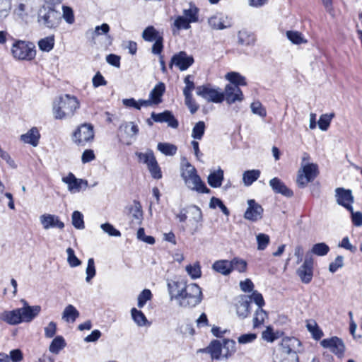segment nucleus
<instances>
[{
    "label": "nucleus",
    "mask_w": 362,
    "mask_h": 362,
    "mask_svg": "<svg viewBox=\"0 0 362 362\" xmlns=\"http://www.w3.org/2000/svg\"><path fill=\"white\" fill-rule=\"evenodd\" d=\"M165 85L163 83H158L150 92L149 98L154 102L155 105L161 103V97L165 92Z\"/></svg>",
    "instance_id": "33"
},
{
    "label": "nucleus",
    "mask_w": 362,
    "mask_h": 362,
    "mask_svg": "<svg viewBox=\"0 0 362 362\" xmlns=\"http://www.w3.org/2000/svg\"><path fill=\"white\" fill-rule=\"evenodd\" d=\"M38 23L47 28H55L61 23L62 16L60 12L51 7H42L38 13Z\"/></svg>",
    "instance_id": "4"
},
{
    "label": "nucleus",
    "mask_w": 362,
    "mask_h": 362,
    "mask_svg": "<svg viewBox=\"0 0 362 362\" xmlns=\"http://www.w3.org/2000/svg\"><path fill=\"white\" fill-rule=\"evenodd\" d=\"M252 113L258 115L260 117H264L267 115L266 110L263 107L262 105L259 101L253 102L250 105Z\"/></svg>",
    "instance_id": "58"
},
{
    "label": "nucleus",
    "mask_w": 362,
    "mask_h": 362,
    "mask_svg": "<svg viewBox=\"0 0 362 362\" xmlns=\"http://www.w3.org/2000/svg\"><path fill=\"white\" fill-rule=\"evenodd\" d=\"M334 114L332 113L330 115H322L320 116L318 121L319 128L322 131H326L331 122L332 119L334 117Z\"/></svg>",
    "instance_id": "51"
},
{
    "label": "nucleus",
    "mask_w": 362,
    "mask_h": 362,
    "mask_svg": "<svg viewBox=\"0 0 362 362\" xmlns=\"http://www.w3.org/2000/svg\"><path fill=\"white\" fill-rule=\"evenodd\" d=\"M223 100H225L228 105L241 102L244 99L243 93L240 87L234 84H227L223 92Z\"/></svg>",
    "instance_id": "11"
},
{
    "label": "nucleus",
    "mask_w": 362,
    "mask_h": 362,
    "mask_svg": "<svg viewBox=\"0 0 362 362\" xmlns=\"http://www.w3.org/2000/svg\"><path fill=\"white\" fill-rule=\"evenodd\" d=\"M238 37V42L241 45H253L255 42V37L254 34L246 30L239 31Z\"/></svg>",
    "instance_id": "34"
},
{
    "label": "nucleus",
    "mask_w": 362,
    "mask_h": 362,
    "mask_svg": "<svg viewBox=\"0 0 362 362\" xmlns=\"http://www.w3.org/2000/svg\"><path fill=\"white\" fill-rule=\"evenodd\" d=\"M206 351L210 354L212 359L221 360L223 358L221 340H213L206 348Z\"/></svg>",
    "instance_id": "25"
},
{
    "label": "nucleus",
    "mask_w": 362,
    "mask_h": 362,
    "mask_svg": "<svg viewBox=\"0 0 362 362\" xmlns=\"http://www.w3.org/2000/svg\"><path fill=\"white\" fill-rule=\"evenodd\" d=\"M101 229L110 236L120 237L121 233L117 230L112 224L109 223H103L100 226Z\"/></svg>",
    "instance_id": "57"
},
{
    "label": "nucleus",
    "mask_w": 362,
    "mask_h": 362,
    "mask_svg": "<svg viewBox=\"0 0 362 362\" xmlns=\"http://www.w3.org/2000/svg\"><path fill=\"white\" fill-rule=\"evenodd\" d=\"M131 315L133 320L138 326L142 327L146 325L147 319L141 310L134 308L131 310Z\"/></svg>",
    "instance_id": "42"
},
{
    "label": "nucleus",
    "mask_w": 362,
    "mask_h": 362,
    "mask_svg": "<svg viewBox=\"0 0 362 362\" xmlns=\"http://www.w3.org/2000/svg\"><path fill=\"white\" fill-rule=\"evenodd\" d=\"M66 346L65 341L62 336L56 337L51 342L49 350L50 352L57 354Z\"/></svg>",
    "instance_id": "39"
},
{
    "label": "nucleus",
    "mask_w": 362,
    "mask_h": 362,
    "mask_svg": "<svg viewBox=\"0 0 362 362\" xmlns=\"http://www.w3.org/2000/svg\"><path fill=\"white\" fill-rule=\"evenodd\" d=\"M54 45V35L48 36L41 39L38 42V47L43 52H49L52 50Z\"/></svg>",
    "instance_id": "41"
},
{
    "label": "nucleus",
    "mask_w": 362,
    "mask_h": 362,
    "mask_svg": "<svg viewBox=\"0 0 362 362\" xmlns=\"http://www.w3.org/2000/svg\"><path fill=\"white\" fill-rule=\"evenodd\" d=\"M335 197L338 204L343 206L349 211H352L354 197L351 190L338 187L335 189Z\"/></svg>",
    "instance_id": "14"
},
{
    "label": "nucleus",
    "mask_w": 362,
    "mask_h": 362,
    "mask_svg": "<svg viewBox=\"0 0 362 362\" xmlns=\"http://www.w3.org/2000/svg\"><path fill=\"white\" fill-rule=\"evenodd\" d=\"M320 344L323 348L328 349L338 357L341 358L344 356L345 345L341 339L337 337L325 339L321 341Z\"/></svg>",
    "instance_id": "9"
},
{
    "label": "nucleus",
    "mask_w": 362,
    "mask_h": 362,
    "mask_svg": "<svg viewBox=\"0 0 362 362\" xmlns=\"http://www.w3.org/2000/svg\"><path fill=\"white\" fill-rule=\"evenodd\" d=\"M300 344V341L295 337H284L281 340L280 349L284 354L292 355V358H295L296 362H298V357L296 351H293V348Z\"/></svg>",
    "instance_id": "17"
},
{
    "label": "nucleus",
    "mask_w": 362,
    "mask_h": 362,
    "mask_svg": "<svg viewBox=\"0 0 362 362\" xmlns=\"http://www.w3.org/2000/svg\"><path fill=\"white\" fill-rule=\"evenodd\" d=\"M267 318V312L262 308H257V310L255 311V316L253 318V327L255 328L259 327L261 325H262L265 320V319Z\"/></svg>",
    "instance_id": "47"
},
{
    "label": "nucleus",
    "mask_w": 362,
    "mask_h": 362,
    "mask_svg": "<svg viewBox=\"0 0 362 362\" xmlns=\"http://www.w3.org/2000/svg\"><path fill=\"white\" fill-rule=\"evenodd\" d=\"M264 209L255 199L247 200V208L244 214L246 220L256 222L262 218Z\"/></svg>",
    "instance_id": "12"
},
{
    "label": "nucleus",
    "mask_w": 362,
    "mask_h": 362,
    "mask_svg": "<svg viewBox=\"0 0 362 362\" xmlns=\"http://www.w3.org/2000/svg\"><path fill=\"white\" fill-rule=\"evenodd\" d=\"M131 211L132 213L133 217L136 220L137 223H141L143 213L139 202H134V206L131 209Z\"/></svg>",
    "instance_id": "60"
},
{
    "label": "nucleus",
    "mask_w": 362,
    "mask_h": 362,
    "mask_svg": "<svg viewBox=\"0 0 362 362\" xmlns=\"http://www.w3.org/2000/svg\"><path fill=\"white\" fill-rule=\"evenodd\" d=\"M62 11V17L64 21L69 24H73L75 21V18L72 8L67 6H63Z\"/></svg>",
    "instance_id": "56"
},
{
    "label": "nucleus",
    "mask_w": 362,
    "mask_h": 362,
    "mask_svg": "<svg viewBox=\"0 0 362 362\" xmlns=\"http://www.w3.org/2000/svg\"><path fill=\"white\" fill-rule=\"evenodd\" d=\"M124 127L125 132L130 136H136L139 132V128L133 122L123 124L120 128Z\"/></svg>",
    "instance_id": "59"
},
{
    "label": "nucleus",
    "mask_w": 362,
    "mask_h": 362,
    "mask_svg": "<svg viewBox=\"0 0 362 362\" xmlns=\"http://www.w3.org/2000/svg\"><path fill=\"white\" fill-rule=\"evenodd\" d=\"M308 330L312 334L315 339H320L323 336V332L320 329L315 321H308L306 325Z\"/></svg>",
    "instance_id": "46"
},
{
    "label": "nucleus",
    "mask_w": 362,
    "mask_h": 362,
    "mask_svg": "<svg viewBox=\"0 0 362 362\" xmlns=\"http://www.w3.org/2000/svg\"><path fill=\"white\" fill-rule=\"evenodd\" d=\"M186 272L191 276L192 279H195L199 278L202 274L201 267L198 262L193 265L189 264L186 266Z\"/></svg>",
    "instance_id": "50"
},
{
    "label": "nucleus",
    "mask_w": 362,
    "mask_h": 362,
    "mask_svg": "<svg viewBox=\"0 0 362 362\" xmlns=\"http://www.w3.org/2000/svg\"><path fill=\"white\" fill-rule=\"evenodd\" d=\"M269 185L275 193L281 194L285 197H291L293 193L285 184L278 177L270 180Z\"/></svg>",
    "instance_id": "22"
},
{
    "label": "nucleus",
    "mask_w": 362,
    "mask_h": 362,
    "mask_svg": "<svg viewBox=\"0 0 362 362\" xmlns=\"http://www.w3.org/2000/svg\"><path fill=\"white\" fill-rule=\"evenodd\" d=\"M180 175L185 185L190 190L202 194L210 193L200 176L197 174L196 168L189 162L182 163L180 167Z\"/></svg>",
    "instance_id": "3"
},
{
    "label": "nucleus",
    "mask_w": 362,
    "mask_h": 362,
    "mask_svg": "<svg viewBox=\"0 0 362 362\" xmlns=\"http://www.w3.org/2000/svg\"><path fill=\"white\" fill-rule=\"evenodd\" d=\"M226 78L230 82V84L236 85L238 87L247 85L245 78L237 72H228Z\"/></svg>",
    "instance_id": "38"
},
{
    "label": "nucleus",
    "mask_w": 362,
    "mask_h": 362,
    "mask_svg": "<svg viewBox=\"0 0 362 362\" xmlns=\"http://www.w3.org/2000/svg\"><path fill=\"white\" fill-rule=\"evenodd\" d=\"M249 298L250 299V301H253L258 306V308H262L264 305L263 296L258 291H253Z\"/></svg>",
    "instance_id": "63"
},
{
    "label": "nucleus",
    "mask_w": 362,
    "mask_h": 362,
    "mask_svg": "<svg viewBox=\"0 0 362 362\" xmlns=\"http://www.w3.org/2000/svg\"><path fill=\"white\" fill-rule=\"evenodd\" d=\"M260 176L259 170H250L244 172L243 175V181L245 186H250Z\"/></svg>",
    "instance_id": "36"
},
{
    "label": "nucleus",
    "mask_w": 362,
    "mask_h": 362,
    "mask_svg": "<svg viewBox=\"0 0 362 362\" xmlns=\"http://www.w3.org/2000/svg\"><path fill=\"white\" fill-rule=\"evenodd\" d=\"M11 52L14 58L19 60H32L35 58L36 51L32 43L19 40L16 42L11 48Z\"/></svg>",
    "instance_id": "5"
},
{
    "label": "nucleus",
    "mask_w": 362,
    "mask_h": 362,
    "mask_svg": "<svg viewBox=\"0 0 362 362\" xmlns=\"http://www.w3.org/2000/svg\"><path fill=\"white\" fill-rule=\"evenodd\" d=\"M237 315L242 318L247 317L250 313V301L241 298L236 304Z\"/></svg>",
    "instance_id": "30"
},
{
    "label": "nucleus",
    "mask_w": 362,
    "mask_h": 362,
    "mask_svg": "<svg viewBox=\"0 0 362 362\" xmlns=\"http://www.w3.org/2000/svg\"><path fill=\"white\" fill-rule=\"evenodd\" d=\"M257 242V250H264L269 243V236L264 233H259L256 236Z\"/></svg>",
    "instance_id": "53"
},
{
    "label": "nucleus",
    "mask_w": 362,
    "mask_h": 362,
    "mask_svg": "<svg viewBox=\"0 0 362 362\" xmlns=\"http://www.w3.org/2000/svg\"><path fill=\"white\" fill-rule=\"evenodd\" d=\"M71 139L76 145L84 146L94 139L93 127L86 123L78 126L74 132Z\"/></svg>",
    "instance_id": "7"
},
{
    "label": "nucleus",
    "mask_w": 362,
    "mask_h": 362,
    "mask_svg": "<svg viewBox=\"0 0 362 362\" xmlns=\"http://www.w3.org/2000/svg\"><path fill=\"white\" fill-rule=\"evenodd\" d=\"M0 319L11 325H18L22 322L18 308L3 312L0 315Z\"/></svg>",
    "instance_id": "23"
},
{
    "label": "nucleus",
    "mask_w": 362,
    "mask_h": 362,
    "mask_svg": "<svg viewBox=\"0 0 362 362\" xmlns=\"http://www.w3.org/2000/svg\"><path fill=\"white\" fill-rule=\"evenodd\" d=\"M205 129L206 125L203 121L197 122L192 129V137L194 139L201 140L204 134Z\"/></svg>",
    "instance_id": "44"
},
{
    "label": "nucleus",
    "mask_w": 362,
    "mask_h": 362,
    "mask_svg": "<svg viewBox=\"0 0 362 362\" xmlns=\"http://www.w3.org/2000/svg\"><path fill=\"white\" fill-rule=\"evenodd\" d=\"M184 96H185V105L189 108L190 112L192 114H194L198 110L199 105L196 103V102L192 98V95H184Z\"/></svg>",
    "instance_id": "64"
},
{
    "label": "nucleus",
    "mask_w": 362,
    "mask_h": 362,
    "mask_svg": "<svg viewBox=\"0 0 362 362\" xmlns=\"http://www.w3.org/2000/svg\"><path fill=\"white\" fill-rule=\"evenodd\" d=\"M158 150L165 156H174L177 152V146L169 143H158Z\"/></svg>",
    "instance_id": "43"
},
{
    "label": "nucleus",
    "mask_w": 362,
    "mask_h": 362,
    "mask_svg": "<svg viewBox=\"0 0 362 362\" xmlns=\"http://www.w3.org/2000/svg\"><path fill=\"white\" fill-rule=\"evenodd\" d=\"M86 281L87 282H90V280L95 276L96 271L95 267L94 259L93 258H90L88 260V264L86 269Z\"/></svg>",
    "instance_id": "55"
},
{
    "label": "nucleus",
    "mask_w": 362,
    "mask_h": 362,
    "mask_svg": "<svg viewBox=\"0 0 362 362\" xmlns=\"http://www.w3.org/2000/svg\"><path fill=\"white\" fill-rule=\"evenodd\" d=\"M318 175V167L315 163L301 164L297 176V184L299 187H305L308 183L313 181Z\"/></svg>",
    "instance_id": "6"
},
{
    "label": "nucleus",
    "mask_w": 362,
    "mask_h": 362,
    "mask_svg": "<svg viewBox=\"0 0 362 362\" xmlns=\"http://www.w3.org/2000/svg\"><path fill=\"white\" fill-rule=\"evenodd\" d=\"M191 78L192 76L190 75H187L184 79L185 83V87L183 89L184 95H192V91L195 88V85L193 81L191 80Z\"/></svg>",
    "instance_id": "61"
},
{
    "label": "nucleus",
    "mask_w": 362,
    "mask_h": 362,
    "mask_svg": "<svg viewBox=\"0 0 362 362\" xmlns=\"http://www.w3.org/2000/svg\"><path fill=\"white\" fill-rule=\"evenodd\" d=\"M199 8L193 4H189L188 8H185L182 11L184 18L189 23H197L199 21Z\"/></svg>",
    "instance_id": "29"
},
{
    "label": "nucleus",
    "mask_w": 362,
    "mask_h": 362,
    "mask_svg": "<svg viewBox=\"0 0 362 362\" xmlns=\"http://www.w3.org/2000/svg\"><path fill=\"white\" fill-rule=\"evenodd\" d=\"M80 108L78 98L69 94H65L57 98L52 105V113L56 119H65L72 117Z\"/></svg>",
    "instance_id": "2"
},
{
    "label": "nucleus",
    "mask_w": 362,
    "mask_h": 362,
    "mask_svg": "<svg viewBox=\"0 0 362 362\" xmlns=\"http://www.w3.org/2000/svg\"><path fill=\"white\" fill-rule=\"evenodd\" d=\"M188 213H189L191 216V218L189 220V223L192 226V233H194L199 229L201 226V225L199 226V223H202L203 221L202 212L199 206L192 205L189 207Z\"/></svg>",
    "instance_id": "21"
},
{
    "label": "nucleus",
    "mask_w": 362,
    "mask_h": 362,
    "mask_svg": "<svg viewBox=\"0 0 362 362\" xmlns=\"http://www.w3.org/2000/svg\"><path fill=\"white\" fill-rule=\"evenodd\" d=\"M209 26L214 30H223L231 26V23L228 16L221 13H217L208 19Z\"/></svg>",
    "instance_id": "18"
},
{
    "label": "nucleus",
    "mask_w": 362,
    "mask_h": 362,
    "mask_svg": "<svg viewBox=\"0 0 362 362\" xmlns=\"http://www.w3.org/2000/svg\"><path fill=\"white\" fill-rule=\"evenodd\" d=\"M329 251V247L325 243H320L313 245L311 252L317 256H325Z\"/></svg>",
    "instance_id": "49"
},
{
    "label": "nucleus",
    "mask_w": 362,
    "mask_h": 362,
    "mask_svg": "<svg viewBox=\"0 0 362 362\" xmlns=\"http://www.w3.org/2000/svg\"><path fill=\"white\" fill-rule=\"evenodd\" d=\"M71 223L74 227L78 230L85 228L83 215L78 211H74L71 215Z\"/></svg>",
    "instance_id": "45"
},
{
    "label": "nucleus",
    "mask_w": 362,
    "mask_h": 362,
    "mask_svg": "<svg viewBox=\"0 0 362 362\" xmlns=\"http://www.w3.org/2000/svg\"><path fill=\"white\" fill-rule=\"evenodd\" d=\"M221 346L223 347V358L228 359L236 351L235 342L231 339L221 340Z\"/></svg>",
    "instance_id": "32"
},
{
    "label": "nucleus",
    "mask_w": 362,
    "mask_h": 362,
    "mask_svg": "<svg viewBox=\"0 0 362 362\" xmlns=\"http://www.w3.org/2000/svg\"><path fill=\"white\" fill-rule=\"evenodd\" d=\"M137 238L143 242L148 243L149 245H153L155 243V238L150 235H146L144 229L143 228H140L137 231Z\"/></svg>",
    "instance_id": "62"
},
{
    "label": "nucleus",
    "mask_w": 362,
    "mask_h": 362,
    "mask_svg": "<svg viewBox=\"0 0 362 362\" xmlns=\"http://www.w3.org/2000/svg\"><path fill=\"white\" fill-rule=\"evenodd\" d=\"M142 37L146 41L153 42L157 40L158 38H162L163 37L160 35L159 32L154 28V27L148 26L143 31Z\"/></svg>",
    "instance_id": "37"
},
{
    "label": "nucleus",
    "mask_w": 362,
    "mask_h": 362,
    "mask_svg": "<svg viewBox=\"0 0 362 362\" xmlns=\"http://www.w3.org/2000/svg\"><path fill=\"white\" fill-rule=\"evenodd\" d=\"M168 288L170 299L177 300L180 306L194 308L202 300V288L197 284L186 285L179 281L168 283Z\"/></svg>",
    "instance_id": "1"
},
{
    "label": "nucleus",
    "mask_w": 362,
    "mask_h": 362,
    "mask_svg": "<svg viewBox=\"0 0 362 362\" xmlns=\"http://www.w3.org/2000/svg\"><path fill=\"white\" fill-rule=\"evenodd\" d=\"M136 156L140 162L146 164L147 167L149 168L153 164H156V159L151 151L146 153H136Z\"/></svg>",
    "instance_id": "40"
},
{
    "label": "nucleus",
    "mask_w": 362,
    "mask_h": 362,
    "mask_svg": "<svg viewBox=\"0 0 362 362\" xmlns=\"http://www.w3.org/2000/svg\"><path fill=\"white\" fill-rule=\"evenodd\" d=\"M223 180V170L218 168L214 172H211L208 177L207 181L209 185L214 188H217L221 186Z\"/></svg>",
    "instance_id": "26"
},
{
    "label": "nucleus",
    "mask_w": 362,
    "mask_h": 362,
    "mask_svg": "<svg viewBox=\"0 0 362 362\" xmlns=\"http://www.w3.org/2000/svg\"><path fill=\"white\" fill-rule=\"evenodd\" d=\"M151 116L156 122H167L168 126L173 128H177L178 127L177 120L175 118L171 112L168 110L158 114L153 112Z\"/></svg>",
    "instance_id": "19"
},
{
    "label": "nucleus",
    "mask_w": 362,
    "mask_h": 362,
    "mask_svg": "<svg viewBox=\"0 0 362 362\" xmlns=\"http://www.w3.org/2000/svg\"><path fill=\"white\" fill-rule=\"evenodd\" d=\"M152 298V293L149 289H144L138 296V307L143 308L148 300Z\"/></svg>",
    "instance_id": "54"
},
{
    "label": "nucleus",
    "mask_w": 362,
    "mask_h": 362,
    "mask_svg": "<svg viewBox=\"0 0 362 362\" xmlns=\"http://www.w3.org/2000/svg\"><path fill=\"white\" fill-rule=\"evenodd\" d=\"M40 221L43 228L45 230L50 228H58L59 229H63L64 228V223L55 215L43 214L40 216Z\"/></svg>",
    "instance_id": "20"
},
{
    "label": "nucleus",
    "mask_w": 362,
    "mask_h": 362,
    "mask_svg": "<svg viewBox=\"0 0 362 362\" xmlns=\"http://www.w3.org/2000/svg\"><path fill=\"white\" fill-rule=\"evenodd\" d=\"M79 315L80 313L78 310L70 304L65 307L62 318L68 323H73L79 317Z\"/></svg>",
    "instance_id": "27"
},
{
    "label": "nucleus",
    "mask_w": 362,
    "mask_h": 362,
    "mask_svg": "<svg viewBox=\"0 0 362 362\" xmlns=\"http://www.w3.org/2000/svg\"><path fill=\"white\" fill-rule=\"evenodd\" d=\"M212 269L218 273L224 276H228L231 273L230 261L221 259L216 261Z\"/></svg>",
    "instance_id": "28"
},
{
    "label": "nucleus",
    "mask_w": 362,
    "mask_h": 362,
    "mask_svg": "<svg viewBox=\"0 0 362 362\" xmlns=\"http://www.w3.org/2000/svg\"><path fill=\"white\" fill-rule=\"evenodd\" d=\"M286 36L293 44L300 45L307 42V40L303 37L302 34L298 31H287Z\"/></svg>",
    "instance_id": "48"
},
{
    "label": "nucleus",
    "mask_w": 362,
    "mask_h": 362,
    "mask_svg": "<svg viewBox=\"0 0 362 362\" xmlns=\"http://www.w3.org/2000/svg\"><path fill=\"white\" fill-rule=\"evenodd\" d=\"M40 138V134L36 127L31 128L27 133L21 136V140L23 143L30 144L35 147L38 145Z\"/></svg>",
    "instance_id": "24"
},
{
    "label": "nucleus",
    "mask_w": 362,
    "mask_h": 362,
    "mask_svg": "<svg viewBox=\"0 0 362 362\" xmlns=\"http://www.w3.org/2000/svg\"><path fill=\"white\" fill-rule=\"evenodd\" d=\"M194 63V58L191 55H188L185 52L181 51L174 54L170 63V67L175 65L180 71L187 69Z\"/></svg>",
    "instance_id": "13"
},
{
    "label": "nucleus",
    "mask_w": 362,
    "mask_h": 362,
    "mask_svg": "<svg viewBox=\"0 0 362 362\" xmlns=\"http://www.w3.org/2000/svg\"><path fill=\"white\" fill-rule=\"evenodd\" d=\"M191 23L182 16H177L173 22L172 32L173 35H177L182 29L188 30L191 28Z\"/></svg>",
    "instance_id": "31"
},
{
    "label": "nucleus",
    "mask_w": 362,
    "mask_h": 362,
    "mask_svg": "<svg viewBox=\"0 0 362 362\" xmlns=\"http://www.w3.org/2000/svg\"><path fill=\"white\" fill-rule=\"evenodd\" d=\"M296 274L304 284H309L313 276V259L307 255L303 264L297 269Z\"/></svg>",
    "instance_id": "10"
},
{
    "label": "nucleus",
    "mask_w": 362,
    "mask_h": 362,
    "mask_svg": "<svg viewBox=\"0 0 362 362\" xmlns=\"http://www.w3.org/2000/svg\"><path fill=\"white\" fill-rule=\"evenodd\" d=\"M62 182L67 185L68 190L71 193L78 192L83 186L84 188H86L88 186L87 180L78 179L71 173H69L67 176L63 177Z\"/></svg>",
    "instance_id": "15"
},
{
    "label": "nucleus",
    "mask_w": 362,
    "mask_h": 362,
    "mask_svg": "<svg viewBox=\"0 0 362 362\" xmlns=\"http://www.w3.org/2000/svg\"><path fill=\"white\" fill-rule=\"evenodd\" d=\"M21 301L23 303V307L18 308L21 321L22 322H30L38 315L41 308L40 305L30 306L25 300H22Z\"/></svg>",
    "instance_id": "16"
},
{
    "label": "nucleus",
    "mask_w": 362,
    "mask_h": 362,
    "mask_svg": "<svg viewBox=\"0 0 362 362\" xmlns=\"http://www.w3.org/2000/svg\"><path fill=\"white\" fill-rule=\"evenodd\" d=\"M197 95L207 102L220 103L223 101V92L219 88H214L211 85H202L196 88Z\"/></svg>",
    "instance_id": "8"
},
{
    "label": "nucleus",
    "mask_w": 362,
    "mask_h": 362,
    "mask_svg": "<svg viewBox=\"0 0 362 362\" xmlns=\"http://www.w3.org/2000/svg\"><path fill=\"white\" fill-rule=\"evenodd\" d=\"M231 272L233 270L239 273H245L247 269V262L238 257H235L230 260Z\"/></svg>",
    "instance_id": "35"
},
{
    "label": "nucleus",
    "mask_w": 362,
    "mask_h": 362,
    "mask_svg": "<svg viewBox=\"0 0 362 362\" xmlns=\"http://www.w3.org/2000/svg\"><path fill=\"white\" fill-rule=\"evenodd\" d=\"M67 262L71 267H76L81 264V261L75 255L74 250L71 247L66 249Z\"/></svg>",
    "instance_id": "52"
}]
</instances>
